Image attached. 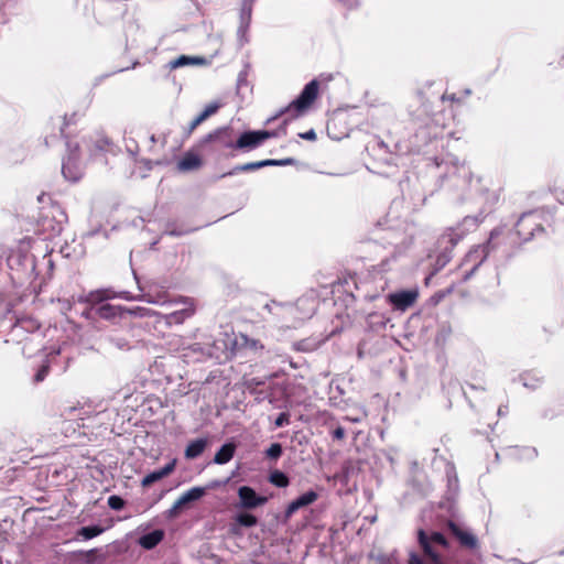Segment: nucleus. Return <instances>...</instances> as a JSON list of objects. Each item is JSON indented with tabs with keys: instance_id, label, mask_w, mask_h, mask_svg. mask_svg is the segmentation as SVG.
I'll return each mask as SVG.
<instances>
[{
	"instance_id": "58836bf2",
	"label": "nucleus",
	"mask_w": 564,
	"mask_h": 564,
	"mask_svg": "<svg viewBox=\"0 0 564 564\" xmlns=\"http://www.w3.org/2000/svg\"><path fill=\"white\" fill-rule=\"evenodd\" d=\"M82 410H83V408L66 406L63 410V415L68 416V417H70V416H79V417H82V414H83Z\"/></svg>"
},
{
	"instance_id": "6ab92c4d",
	"label": "nucleus",
	"mask_w": 564,
	"mask_h": 564,
	"mask_svg": "<svg viewBox=\"0 0 564 564\" xmlns=\"http://www.w3.org/2000/svg\"><path fill=\"white\" fill-rule=\"evenodd\" d=\"M203 162L199 155L193 152H186L184 156L177 162L176 167L180 172H191L198 170Z\"/></svg>"
},
{
	"instance_id": "f704fd0d",
	"label": "nucleus",
	"mask_w": 564,
	"mask_h": 564,
	"mask_svg": "<svg viewBox=\"0 0 564 564\" xmlns=\"http://www.w3.org/2000/svg\"><path fill=\"white\" fill-rule=\"evenodd\" d=\"M264 308L270 313H275L274 312L275 308H286L289 311L294 310L293 305H291V304H280V303H276L275 301H272L271 303H267L264 305Z\"/></svg>"
},
{
	"instance_id": "bb28decb",
	"label": "nucleus",
	"mask_w": 564,
	"mask_h": 564,
	"mask_svg": "<svg viewBox=\"0 0 564 564\" xmlns=\"http://www.w3.org/2000/svg\"><path fill=\"white\" fill-rule=\"evenodd\" d=\"M252 13V3L249 0H245L242 2L241 11H240V26L239 33L246 32L251 21Z\"/></svg>"
},
{
	"instance_id": "f03ea898",
	"label": "nucleus",
	"mask_w": 564,
	"mask_h": 564,
	"mask_svg": "<svg viewBox=\"0 0 564 564\" xmlns=\"http://www.w3.org/2000/svg\"><path fill=\"white\" fill-rule=\"evenodd\" d=\"M419 543L423 549L424 556L411 552L409 564H444L440 554L441 550L447 547V541L440 532H432L430 535L424 530H419Z\"/></svg>"
},
{
	"instance_id": "4d7b16f0",
	"label": "nucleus",
	"mask_w": 564,
	"mask_h": 564,
	"mask_svg": "<svg viewBox=\"0 0 564 564\" xmlns=\"http://www.w3.org/2000/svg\"><path fill=\"white\" fill-rule=\"evenodd\" d=\"M561 202L564 204V192L562 193Z\"/></svg>"
},
{
	"instance_id": "412c9836",
	"label": "nucleus",
	"mask_w": 564,
	"mask_h": 564,
	"mask_svg": "<svg viewBox=\"0 0 564 564\" xmlns=\"http://www.w3.org/2000/svg\"><path fill=\"white\" fill-rule=\"evenodd\" d=\"M207 444H208V440L206 437H200V438L191 441L185 448V453H184L185 457L187 459H195V458L199 457L206 449Z\"/></svg>"
},
{
	"instance_id": "5701e85b",
	"label": "nucleus",
	"mask_w": 564,
	"mask_h": 564,
	"mask_svg": "<svg viewBox=\"0 0 564 564\" xmlns=\"http://www.w3.org/2000/svg\"><path fill=\"white\" fill-rule=\"evenodd\" d=\"M236 445L234 443L224 444L215 454L214 463L217 465H224L230 462L235 455Z\"/></svg>"
},
{
	"instance_id": "5fc2aeb1",
	"label": "nucleus",
	"mask_w": 564,
	"mask_h": 564,
	"mask_svg": "<svg viewBox=\"0 0 564 564\" xmlns=\"http://www.w3.org/2000/svg\"><path fill=\"white\" fill-rule=\"evenodd\" d=\"M443 99H449V100L454 101L455 100V95L454 94L453 95H444Z\"/></svg>"
},
{
	"instance_id": "b1692460",
	"label": "nucleus",
	"mask_w": 564,
	"mask_h": 564,
	"mask_svg": "<svg viewBox=\"0 0 564 564\" xmlns=\"http://www.w3.org/2000/svg\"><path fill=\"white\" fill-rule=\"evenodd\" d=\"M235 345L238 348H245L250 351H259L264 348L260 340L251 338L245 334H239L236 337Z\"/></svg>"
},
{
	"instance_id": "aec40b11",
	"label": "nucleus",
	"mask_w": 564,
	"mask_h": 564,
	"mask_svg": "<svg viewBox=\"0 0 564 564\" xmlns=\"http://www.w3.org/2000/svg\"><path fill=\"white\" fill-rule=\"evenodd\" d=\"M174 468H175V460H172L169 464H166L164 467L149 473L142 479V481H141L142 486L143 487L151 486L152 484H154V482L161 480L162 478L166 477L167 475H170L174 470Z\"/></svg>"
},
{
	"instance_id": "7ed1b4c3",
	"label": "nucleus",
	"mask_w": 564,
	"mask_h": 564,
	"mask_svg": "<svg viewBox=\"0 0 564 564\" xmlns=\"http://www.w3.org/2000/svg\"><path fill=\"white\" fill-rule=\"evenodd\" d=\"M501 232L502 229L500 228L492 229L486 243L477 245L467 252L459 267L462 271V282L468 281L484 263L489 253L496 249L494 240L500 236Z\"/></svg>"
},
{
	"instance_id": "20e7f679",
	"label": "nucleus",
	"mask_w": 564,
	"mask_h": 564,
	"mask_svg": "<svg viewBox=\"0 0 564 564\" xmlns=\"http://www.w3.org/2000/svg\"><path fill=\"white\" fill-rule=\"evenodd\" d=\"M491 204L490 206L481 209V212L477 216H466L460 224L456 227H451L444 231V234L440 238V245L444 246L447 249L448 246L454 248L466 235L468 231L478 227V225L484 220L486 214L491 210V206L497 200V196L495 194H490Z\"/></svg>"
},
{
	"instance_id": "1a4fd4ad",
	"label": "nucleus",
	"mask_w": 564,
	"mask_h": 564,
	"mask_svg": "<svg viewBox=\"0 0 564 564\" xmlns=\"http://www.w3.org/2000/svg\"><path fill=\"white\" fill-rule=\"evenodd\" d=\"M541 220V212L533 210L522 214L516 225V232L520 240L529 241L534 237L536 231H543Z\"/></svg>"
},
{
	"instance_id": "9d476101",
	"label": "nucleus",
	"mask_w": 564,
	"mask_h": 564,
	"mask_svg": "<svg viewBox=\"0 0 564 564\" xmlns=\"http://www.w3.org/2000/svg\"><path fill=\"white\" fill-rule=\"evenodd\" d=\"M171 304L175 306V308L172 312L162 315L164 323L169 326L181 325L195 313L194 303L188 299L173 301Z\"/></svg>"
},
{
	"instance_id": "4468645a",
	"label": "nucleus",
	"mask_w": 564,
	"mask_h": 564,
	"mask_svg": "<svg viewBox=\"0 0 564 564\" xmlns=\"http://www.w3.org/2000/svg\"><path fill=\"white\" fill-rule=\"evenodd\" d=\"M417 296L416 290H403L390 293L388 301L395 310L405 311L415 303Z\"/></svg>"
},
{
	"instance_id": "f3484780",
	"label": "nucleus",
	"mask_w": 564,
	"mask_h": 564,
	"mask_svg": "<svg viewBox=\"0 0 564 564\" xmlns=\"http://www.w3.org/2000/svg\"><path fill=\"white\" fill-rule=\"evenodd\" d=\"M318 498L317 492L308 490L291 501L285 509V517L291 518L297 510L314 503Z\"/></svg>"
},
{
	"instance_id": "603ef678",
	"label": "nucleus",
	"mask_w": 564,
	"mask_h": 564,
	"mask_svg": "<svg viewBox=\"0 0 564 564\" xmlns=\"http://www.w3.org/2000/svg\"><path fill=\"white\" fill-rule=\"evenodd\" d=\"M196 119L198 120L199 123H202L203 121H205L207 119V116L202 111L197 117Z\"/></svg>"
},
{
	"instance_id": "a19ab883",
	"label": "nucleus",
	"mask_w": 564,
	"mask_h": 564,
	"mask_svg": "<svg viewBox=\"0 0 564 564\" xmlns=\"http://www.w3.org/2000/svg\"><path fill=\"white\" fill-rule=\"evenodd\" d=\"M124 312H128L132 315H137V316H140V317H144V316H149L150 315V311L148 308H144V307H135L133 310H124Z\"/></svg>"
},
{
	"instance_id": "8fccbe9b",
	"label": "nucleus",
	"mask_w": 564,
	"mask_h": 564,
	"mask_svg": "<svg viewBox=\"0 0 564 564\" xmlns=\"http://www.w3.org/2000/svg\"><path fill=\"white\" fill-rule=\"evenodd\" d=\"M200 123L198 122V120L195 118L191 124H189V133L193 132Z\"/></svg>"
},
{
	"instance_id": "09e8293b",
	"label": "nucleus",
	"mask_w": 564,
	"mask_h": 564,
	"mask_svg": "<svg viewBox=\"0 0 564 564\" xmlns=\"http://www.w3.org/2000/svg\"><path fill=\"white\" fill-rule=\"evenodd\" d=\"M333 437L336 440H343L345 437V430L341 426H338L333 431Z\"/></svg>"
},
{
	"instance_id": "0eeeda50",
	"label": "nucleus",
	"mask_w": 564,
	"mask_h": 564,
	"mask_svg": "<svg viewBox=\"0 0 564 564\" xmlns=\"http://www.w3.org/2000/svg\"><path fill=\"white\" fill-rule=\"evenodd\" d=\"M116 297H120V299H123L127 301L139 300V297L132 296L131 293L128 291L116 292L112 289H100V290L93 291L87 295L79 296L78 302L86 303V304H99L106 300L116 299ZM140 300L149 302V303H159V301L150 297L149 294H143L140 297Z\"/></svg>"
},
{
	"instance_id": "6e6d98bb",
	"label": "nucleus",
	"mask_w": 564,
	"mask_h": 564,
	"mask_svg": "<svg viewBox=\"0 0 564 564\" xmlns=\"http://www.w3.org/2000/svg\"><path fill=\"white\" fill-rule=\"evenodd\" d=\"M95 552H96V550H95V549H94V550H89L88 552H86V555H87V556H90V555H93Z\"/></svg>"
},
{
	"instance_id": "2eb2a0df",
	"label": "nucleus",
	"mask_w": 564,
	"mask_h": 564,
	"mask_svg": "<svg viewBox=\"0 0 564 564\" xmlns=\"http://www.w3.org/2000/svg\"><path fill=\"white\" fill-rule=\"evenodd\" d=\"M448 529L452 534L458 540L459 544L469 550H474L478 546L477 538L468 530L465 529L462 524L456 523L454 521L448 522Z\"/></svg>"
},
{
	"instance_id": "f257e3e1",
	"label": "nucleus",
	"mask_w": 564,
	"mask_h": 564,
	"mask_svg": "<svg viewBox=\"0 0 564 564\" xmlns=\"http://www.w3.org/2000/svg\"><path fill=\"white\" fill-rule=\"evenodd\" d=\"M31 249L32 239L24 238L9 250L7 264L11 280L17 284L32 282L41 274Z\"/></svg>"
},
{
	"instance_id": "f8f14e48",
	"label": "nucleus",
	"mask_w": 564,
	"mask_h": 564,
	"mask_svg": "<svg viewBox=\"0 0 564 564\" xmlns=\"http://www.w3.org/2000/svg\"><path fill=\"white\" fill-rule=\"evenodd\" d=\"M293 162H294V160L291 158L282 159V160L267 159V160H262V161H258V162H249V163H245V164L235 166L231 171L224 173L220 177L235 175L239 172H252V171L259 170L261 167H267V166H285V165L292 164Z\"/></svg>"
},
{
	"instance_id": "c85d7f7f",
	"label": "nucleus",
	"mask_w": 564,
	"mask_h": 564,
	"mask_svg": "<svg viewBox=\"0 0 564 564\" xmlns=\"http://www.w3.org/2000/svg\"><path fill=\"white\" fill-rule=\"evenodd\" d=\"M104 531L105 529L99 525L83 527L78 530L77 535L82 536L84 540H90L100 535Z\"/></svg>"
},
{
	"instance_id": "ea45409f",
	"label": "nucleus",
	"mask_w": 564,
	"mask_h": 564,
	"mask_svg": "<svg viewBox=\"0 0 564 564\" xmlns=\"http://www.w3.org/2000/svg\"><path fill=\"white\" fill-rule=\"evenodd\" d=\"M47 373H48V366L47 365L41 366V368L37 370V372L34 376V381L35 382L43 381L46 378Z\"/></svg>"
},
{
	"instance_id": "6e6552de",
	"label": "nucleus",
	"mask_w": 564,
	"mask_h": 564,
	"mask_svg": "<svg viewBox=\"0 0 564 564\" xmlns=\"http://www.w3.org/2000/svg\"><path fill=\"white\" fill-rule=\"evenodd\" d=\"M286 130L283 127L280 131H267V130H257V131H246L241 133L235 142V149L242 151H251L260 147L265 140L270 138H275L279 134H285Z\"/></svg>"
},
{
	"instance_id": "4be33fe9",
	"label": "nucleus",
	"mask_w": 564,
	"mask_h": 564,
	"mask_svg": "<svg viewBox=\"0 0 564 564\" xmlns=\"http://www.w3.org/2000/svg\"><path fill=\"white\" fill-rule=\"evenodd\" d=\"M164 539L163 530H154L139 538L138 543L144 550H152Z\"/></svg>"
},
{
	"instance_id": "3c124183",
	"label": "nucleus",
	"mask_w": 564,
	"mask_h": 564,
	"mask_svg": "<svg viewBox=\"0 0 564 564\" xmlns=\"http://www.w3.org/2000/svg\"><path fill=\"white\" fill-rule=\"evenodd\" d=\"M525 454L528 457H533L536 456V451L535 448H525Z\"/></svg>"
},
{
	"instance_id": "dca6fc26",
	"label": "nucleus",
	"mask_w": 564,
	"mask_h": 564,
	"mask_svg": "<svg viewBox=\"0 0 564 564\" xmlns=\"http://www.w3.org/2000/svg\"><path fill=\"white\" fill-rule=\"evenodd\" d=\"M83 143L90 156H97L100 153L108 152L112 145L108 138L99 133L94 137L85 138Z\"/></svg>"
},
{
	"instance_id": "2f4dec72",
	"label": "nucleus",
	"mask_w": 564,
	"mask_h": 564,
	"mask_svg": "<svg viewBox=\"0 0 564 564\" xmlns=\"http://www.w3.org/2000/svg\"><path fill=\"white\" fill-rule=\"evenodd\" d=\"M270 482L279 488H284V487L289 486L290 481H289L288 476L284 473L280 471V470H275L270 475Z\"/></svg>"
},
{
	"instance_id": "e433bc0d",
	"label": "nucleus",
	"mask_w": 564,
	"mask_h": 564,
	"mask_svg": "<svg viewBox=\"0 0 564 564\" xmlns=\"http://www.w3.org/2000/svg\"><path fill=\"white\" fill-rule=\"evenodd\" d=\"M96 305L97 304H89V307L83 311L82 316H84L86 319H95L98 317Z\"/></svg>"
},
{
	"instance_id": "864d4df0",
	"label": "nucleus",
	"mask_w": 564,
	"mask_h": 564,
	"mask_svg": "<svg viewBox=\"0 0 564 564\" xmlns=\"http://www.w3.org/2000/svg\"><path fill=\"white\" fill-rule=\"evenodd\" d=\"M167 234L171 236H181L184 234V231L170 230V231H167Z\"/></svg>"
},
{
	"instance_id": "9b49d317",
	"label": "nucleus",
	"mask_w": 564,
	"mask_h": 564,
	"mask_svg": "<svg viewBox=\"0 0 564 564\" xmlns=\"http://www.w3.org/2000/svg\"><path fill=\"white\" fill-rule=\"evenodd\" d=\"M435 164L437 167H444L446 176L457 177L464 184H470L471 182V173L469 167L464 163L459 164L458 160L447 155L446 159L438 162L435 160Z\"/></svg>"
},
{
	"instance_id": "7c9ffc66",
	"label": "nucleus",
	"mask_w": 564,
	"mask_h": 564,
	"mask_svg": "<svg viewBox=\"0 0 564 564\" xmlns=\"http://www.w3.org/2000/svg\"><path fill=\"white\" fill-rule=\"evenodd\" d=\"M40 327L36 321L26 318L19 321L13 327V334L19 335L21 329L35 330Z\"/></svg>"
},
{
	"instance_id": "72a5a7b5",
	"label": "nucleus",
	"mask_w": 564,
	"mask_h": 564,
	"mask_svg": "<svg viewBox=\"0 0 564 564\" xmlns=\"http://www.w3.org/2000/svg\"><path fill=\"white\" fill-rule=\"evenodd\" d=\"M108 506L112 510H121L124 506V501L121 497L113 495L108 498Z\"/></svg>"
},
{
	"instance_id": "a211bd4d",
	"label": "nucleus",
	"mask_w": 564,
	"mask_h": 564,
	"mask_svg": "<svg viewBox=\"0 0 564 564\" xmlns=\"http://www.w3.org/2000/svg\"><path fill=\"white\" fill-rule=\"evenodd\" d=\"M217 141L224 148L235 149L236 140L232 137V130L230 128H219L210 133H208L204 142Z\"/></svg>"
},
{
	"instance_id": "37998d69",
	"label": "nucleus",
	"mask_w": 564,
	"mask_h": 564,
	"mask_svg": "<svg viewBox=\"0 0 564 564\" xmlns=\"http://www.w3.org/2000/svg\"><path fill=\"white\" fill-rule=\"evenodd\" d=\"M184 506L182 503H178V499L173 503V506L167 510V516L170 518H173L175 517L178 511L183 508Z\"/></svg>"
},
{
	"instance_id": "a878e982",
	"label": "nucleus",
	"mask_w": 564,
	"mask_h": 564,
	"mask_svg": "<svg viewBox=\"0 0 564 564\" xmlns=\"http://www.w3.org/2000/svg\"><path fill=\"white\" fill-rule=\"evenodd\" d=\"M206 494V488L204 487H193L185 491L178 498V503H182L184 507L189 502L199 500Z\"/></svg>"
},
{
	"instance_id": "de8ad7c7",
	"label": "nucleus",
	"mask_w": 564,
	"mask_h": 564,
	"mask_svg": "<svg viewBox=\"0 0 564 564\" xmlns=\"http://www.w3.org/2000/svg\"><path fill=\"white\" fill-rule=\"evenodd\" d=\"M42 261H43V263L47 267V269H48V274H51V272H52V270H53V268H54V262H53V260H52L51 256H50V254H47V253H46V254H44V256H43Z\"/></svg>"
},
{
	"instance_id": "a18cd8bd",
	"label": "nucleus",
	"mask_w": 564,
	"mask_h": 564,
	"mask_svg": "<svg viewBox=\"0 0 564 564\" xmlns=\"http://www.w3.org/2000/svg\"><path fill=\"white\" fill-rule=\"evenodd\" d=\"M300 138L304 139V140H308V141H315L316 140V133L313 129L306 131V132H303V133H300L299 134Z\"/></svg>"
},
{
	"instance_id": "ddd939ff",
	"label": "nucleus",
	"mask_w": 564,
	"mask_h": 564,
	"mask_svg": "<svg viewBox=\"0 0 564 564\" xmlns=\"http://www.w3.org/2000/svg\"><path fill=\"white\" fill-rule=\"evenodd\" d=\"M239 507L243 509H254L267 503L268 498L260 496L249 486H241L238 489Z\"/></svg>"
},
{
	"instance_id": "49530a36",
	"label": "nucleus",
	"mask_w": 564,
	"mask_h": 564,
	"mask_svg": "<svg viewBox=\"0 0 564 564\" xmlns=\"http://www.w3.org/2000/svg\"><path fill=\"white\" fill-rule=\"evenodd\" d=\"M451 260V256L447 253H443L437 258L436 264L438 269L443 268Z\"/></svg>"
},
{
	"instance_id": "c9c22d12",
	"label": "nucleus",
	"mask_w": 564,
	"mask_h": 564,
	"mask_svg": "<svg viewBox=\"0 0 564 564\" xmlns=\"http://www.w3.org/2000/svg\"><path fill=\"white\" fill-rule=\"evenodd\" d=\"M290 424V413L282 412L278 415V417L274 421V427H282Z\"/></svg>"
},
{
	"instance_id": "cd10ccee",
	"label": "nucleus",
	"mask_w": 564,
	"mask_h": 564,
	"mask_svg": "<svg viewBox=\"0 0 564 564\" xmlns=\"http://www.w3.org/2000/svg\"><path fill=\"white\" fill-rule=\"evenodd\" d=\"M204 63V58L202 57H191L186 55H181L175 59L170 61V68L175 69L186 65H199Z\"/></svg>"
},
{
	"instance_id": "c756f323",
	"label": "nucleus",
	"mask_w": 564,
	"mask_h": 564,
	"mask_svg": "<svg viewBox=\"0 0 564 564\" xmlns=\"http://www.w3.org/2000/svg\"><path fill=\"white\" fill-rule=\"evenodd\" d=\"M235 521L237 524L245 528H252L258 523V519L251 513H239L235 517Z\"/></svg>"
},
{
	"instance_id": "423d86ee",
	"label": "nucleus",
	"mask_w": 564,
	"mask_h": 564,
	"mask_svg": "<svg viewBox=\"0 0 564 564\" xmlns=\"http://www.w3.org/2000/svg\"><path fill=\"white\" fill-rule=\"evenodd\" d=\"M66 149L67 152L63 160L62 173L66 180L77 182L83 176V167L79 162L80 145L77 142L68 140L66 141Z\"/></svg>"
},
{
	"instance_id": "393cba45",
	"label": "nucleus",
	"mask_w": 564,
	"mask_h": 564,
	"mask_svg": "<svg viewBox=\"0 0 564 564\" xmlns=\"http://www.w3.org/2000/svg\"><path fill=\"white\" fill-rule=\"evenodd\" d=\"M123 312L124 311L122 306L111 305L108 303L97 306L98 317L107 321L121 316Z\"/></svg>"
},
{
	"instance_id": "c03bdc74",
	"label": "nucleus",
	"mask_w": 564,
	"mask_h": 564,
	"mask_svg": "<svg viewBox=\"0 0 564 564\" xmlns=\"http://www.w3.org/2000/svg\"><path fill=\"white\" fill-rule=\"evenodd\" d=\"M219 108V105L214 102V104H209L208 106H206V108L203 110V112L208 117H210L212 115L216 113L217 110Z\"/></svg>"
},
{
	"instance_id": "473e14b6",
	"label": "nucleus",
	"mask_w": 564,
	"mask_h": 564,
	"mask_svg": "<svg viewBox=\"0 0 564 564\" xmlns=\"http://www.w3.org/2000/svg\"><path fill=\"white\" fill-rule=\"evenodd\" d=\"M282 453H283V449H282L281 444L273 443L267 448L265 456H267V458H269L271 460H276L281 457Z\"/></svg>"
},
{
	"instance_id": "79ce46f5",
	"label": "nucleus",
	"mask_w": 564,
	"mask_h": 564,
	"mask_svg": "<svg viewBox=\"0 0 564 564\" xmlns=\"http://www.w3.org/2000/svg\"><path fill=\"white\" fill-rule=\"evenodd\" d=\"M39 337H40V334H34V335H32L31 337H28V338H26V343H25V345H24V347H23V349H22V351H23V354H24V355H26V356H31V355H32V350H31V349L26 350V348H28V346H29V345L33 344V341H34L36 338H39Z\"/></svg>"
},
{
	"instance_id": "4c0bfd02",
	"label": "nucleus",
	"mask_w": 564,
	"mask_h": 564,
	"mask_svg": "<svg viewBox=\"0 0 564 564\" xmlns=\"http://www.w3.org/2000/svg\"><path fill=\"white\" fill-rule=\"evenodd\" d=\"M523 386L530 389H535L539 387L541 380L539 378H531L529 375H525L523 378Z\"/></svg>"
},
{
	"instance_id": "39448f33",
	"label": "nucleus",
	"mask_w": 564,
	"mask_h": 564,
	"mask_svg": "<svg viewBox=\"0 0 564 564\" xmlns=\"http://www.w3.org/2000/svg\"><path fill=\"white\" fill-rule=\"evenodd\" d=\"M317 94L318 83L313 79L304 86L302 93L296 99H294L288 107L281 109L274 117L269 118L268 122H271L283 115H288L289 118L283 122L285 126L289 120L300 117L316 99Z\"/></svg>"
}]
</instances>
